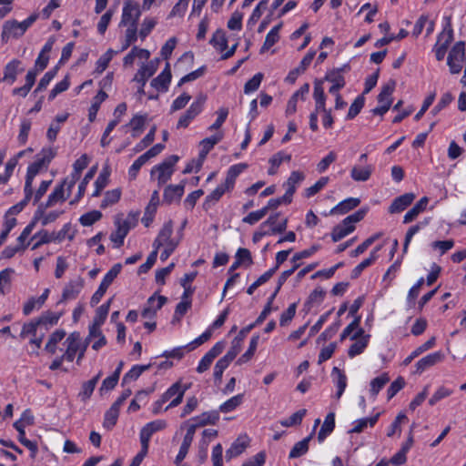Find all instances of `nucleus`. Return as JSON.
<instances>
[{
	"instance_id": "8",
	"label": "nucleus",
	"mask_w": 466,
	"mask_h": 466,
	"mask_svg": "<svg viewBox=\"0 0 466 466\" xmlns=\"http://www.w3.org/2000/svg\"><path fill=\"white\" fill-rule=\"evenodd\" d=\"M25 33V29L21 22L16 20H7L3 25L1 39L6 43L11 37L18 38Z\"/></svg>"
},
{
	"instance_id": "49",
	"label": "nucleus",
	"mask_w": 466,
	"mask_h": 466,
	"mask_svg": "<svg viewBox=\"0 0 466 466\" xmlns=\"http://www.w3.org/2000/svg\"><path fill=\"white\" fill-rule=\"evenodd\" d=\"M247 447V443L245 441H240V439L236 440L229 449L226 451V459L228 461L231 460L234 457L240 455Z\"/></svg>"
},
{
	"instance_id": "54",
	"label": "nucleus",
	"mask_w": 466,
	"mask_h": 466,
	"mask_svg": "<svg viewBox=\"0 0 466 466\" xmlns=\"http://www.w3.org/2000/svg\"><path fill=\"white\" fill-rule=\"evenodd\" d=\"M63 315V312L59 313H54L51 311H46L43 313L36 320L38 321L39 325H56L61 316Z\"/></svg>"
},
{
	"instance_id": "63",
	"label": "nucleus",
	"mask_w": 466,
	"mask_h": 466,
	"mask_svg": "<svg viewBox=\"0 0 466 466\" xmlns=\"http://www.w3.org/2000/svg\"><path fill=\"white\" fill-rule=\"evenodd\" d=\"M173 233V222L172 220H168L166 222L162 228L160 229L157 237L162 239L166 244L169 242H177L176 240L171 238Z\"/></svg>"
},
{
	"instance_id": "3",
	"label": "nucleus",
	"mask_w": 466,
	"mask_h": 466,
	"mask_svg": "<svg viewBox=\"0 0 466 466\" xmlns=\"http://www.w3.org/2000/svg\"><path fill=\"white\" fill-rule=\"evenodd\" d=\"M465 60V43L458 41L451 47L448 57L447 65L449 66L450 72L453 75L459 74L462 69V62Z\"/></svg>"
},
{
	"instance_id": "33",
	"label": "nucleus",
	"mask_w": 466,
	"mask_h": 466,
	"mask_svg": "<svg viewBox=\"0 0 466 466\" xmlns=\"http://www.w3.org/2000/svg\"><path fill=\"white\" fill-rule=\"evenodd\" d=\"M373 172V167L371 165H368L366 167H360L358 166H354L350 171V177L355 181H367Z\"/></svg>"
},
{
	"instance_id": "57",
	"label": "nucleus",
	"mask_w": 466,
	"mask_h": 466,
	"mask_svg": "<svg viewBox=\"0 0 466 466\" xmlns=\"http://www.w3.org/2000/svg\"><path fill=\"white\" fill-rule=\"evenodd\" d=\"M66 184V180H64L59 186H57L54 191L48 196L47 200L49 201V205H55L58 201H65L66 197H65V189L64 187Z\"/></svg>"
},
{
	"instance_id": "29",
	"label": "nucleus",
	"mask_w": 466,
	"mask_h": 466,
	"mask_svg": "<svg viewBox=\"0 0 466 466\" xmlns=\"http://www.w3.org/2000/svg\"><path fill=\"white\" fill-rule=\"evenodd\" d=\"M380 246L377 247L370 254V257L361 261L359 265H357L351 271L350 277L351 279H357L360 277L361 272L370 265H372L377 259V252L380 249Z\"/></svg>"
},
{
	"instance_id": "2",
	"label": "nucleus",
	"mask_w": 466,
	"mask_h": 466,
	"mask_svg": "<svg viewBox=\"0 0 466 466\" xmlns=\"http://www.w3.org/2000/svg\"><path fill=\"white\" fill-rule=\"evenodd\" d=\"M313 98L317 104V112L323 113L322 124L325 128H330L334 123L331 109L326 108V95L323 80L314 81Z\"/></svg>"
},
{
	"instance_id": "11",
	"label": "nucleus",
	"mask_w": 466,
	"mask_h": 466,
	"mask_svg": "<svg viewBox=\"0 0 466 466\" xmlns=\"http://www.w3.org/2000/svg\"><path fill=\"white\" fill-rule=\"evenodd\" d=\"M160 59L155 58L147 64H143L135 75L133 81L142 84L144 86L148 80L157 70Z\"/></svg>"
},
{
	"instance_id": "61",
	"label": "nucleus",
	"mask_w": 466,
	"mask_h": 466,
	"mask_svg": "<svg viewBox=\"0 0 466 466\" xmlns=\"http://www.w3.org/2000/svg\"><path fill=\"white\" fill-rule=\"evenodd\" d=\"M58 70V66H56L53 69L47 71L43 77L40 79L35 92H41L46 88V86L49 85V83L52 81V79L56 76Z\"/></svg>"
},
{
	"instance_id": "28",
	"label": "nucleus",
	"mask_w": 466,
	"mask_h": 466,
	"mask_svg": "<svg viewBox=\"0 0 466 466\" xmlns=\"http://www.w3.org/2000/svg\"><path fill=\"white\" fill-rule=\"evenodd\" d=\"M110 177V168L108 166L103 167L102 171L98 175L95 181L96 189L93 192V197L100 196L102 190L108 185Z\"/></svg>"
},
{
	"instance_id": "34",
	"label": "nucleus",
	"mask_w": 466,
	"mask_h": 466,
	"mask_svg": "<svg viewBox=\"0 0 466 466\" xmlns=\"http://www.w3.org/2000/svg\"><path fill=\"white\" fill-rule=\"evenodd\" d=\"M96 171V167H93L85 175L83 180L78 185V191H77L76 198L69 202L70 205L76 204L84 196L86 186L89 183V181L94 177Z\"/></svg>"
},
{
	"instance_id": "1",
	"label": "nucleus",
	"mask_w": 466,
	"mask_h": 466,
	"mask_svg": "<svg viewBox=\"0 0 466 466\" xmlns=\"http://www.w3.org/2000/svg\"><path fill=\"white\" fill-rule=\"evenodd\" d=\"M56 151L52 148H44L35 156V160L27 167L25 186L33 188V181L35 177L45 167H47L48 164L55 157Z\"/></svg>"
},
{
	"instance_id": "4",
	"label": "nucleus",
	"mask_w": 466,
	"mask_h": 466,
	"mask_svg": "<svg viewBox=\"0 0 466 466\" xmlns=\"http://www.w3.org/2000/svg\"><path fill=\"white\" fill-rule=\"evenodd\" d=\"M179 157L177 155H171L166 158L162 163L155 166L151 170V176L157 173L158 187L166 184L171 177L174 172V166L178 161Z\"/></svg>"
},
{
	"instance_id": "18",
	"label": "nucleus",
	"mask_w": 466,
	"mask_h": 466,
	"mask_svg": "<svg viewBox=\"0 0 466 466\" xmlns=\"http://www.w3.org/2000/svg\"><path fill=\"white\" fill-rule=\"evenodd\" d=\"M415 198L413 193H405L396 198L389 207V212L394 214L403 211L413 202Z\"/></svg>"
},
{
	"instance_id": "38",
	"label": "nucleus",
	"mask_w": 466,
	"mask_h": 466,
	"mask_svg": "<svg viewBox=\"0 0 466 466\" xmlns=\"http://www.w3.org/2000/svg\"><path fill=\"white\" fill-rule=\"evenodd\" d=\"M355 229L354 225H344L343 221L335 226L331 232V238L334 242H338L344 237L351 233Z\"/></svg>"
},
{
	"instance_id": "6",
	"label": "nucleus",
	"mask_w": 466,
	"mask_h": 466,
	"mask_svg": "<svg viewBox=\"0 0 466 466\" xmlns=\"http://www.w3.org/2000/svg\"><path fill=\"white\" fill-rule=\"evenodd\" d=\"M167 427V422L163 420H157L147 423L140 431L141 447L147 449L152 435Z\"/></svg>"
},
{
	"instance_id": "45",
	"label": "nucleus",
	"mask_w": 466,
	"mask_h": 466,
	"mask_svg": "<svg viewBox=\"0 0 466 466\" xmlns=\"http://www.w3.org/2000/svg\"><path fill=\"white\" fill-rule=\"evenodd\" d=\"M121 198V189L115 188L112 190H108L105 193L104 199L100 204L101 208H106L108 206H112L119 201Z\"/></svg>"
},
{
	"instance_id": "40",
	"label": "nucleus",
	"mask_w": 466,
	"mask_h": 466,
	"mask_svg": "<svg viewBox=\"0 0 466 466\" xmlns=\"http://www.w3.org/2000/svg\"><path fill=\"white\" fill-rule=\"evenodd\" d=\"M209 43L220 52L228 48V39L226 37L225 32L222 29H218L213 34Z\"/></svg>"
},
{
	"instance_id": "22",
	"label": "nucleus",
	"mask_w": 466,
	"mask_h": 466,
	"mask_svg": "<svg viewBox=\"0 0 466 466\" xmlns=\"http://www.w3.org/2000/svg\"><path fill=\"white\" fill-rule=\"evenodd\" d=\"M184 182L179 185H168L164 189L163 201L167 204H171L175 200H179L184 194Z\"/></svg>"
},
{
	"instance_id": "58",
	"label": "nucleus",
	"mask_w": 466,
	"mask_h": 466,
	"mask_svg": "<svg viewBox=\"0 0 466 466\" xmlns=\"http://www.w3.org/2000/svg\"><path fill=\"white\" fill-rule=\"evenodd\" d=\"M365 104V97L363 95L359 96L353 103L350 105L347 119H353L355 116H357L361 109L363 108Z\"/></svg>"
},
{
	"instance_id": "25",
	"label": "nucleus",
	"mask_w": 466,
	"mask_h": 466,
	"mask_svg": "<svg viewBox=\"0 0 466 466\" xmlns=\"http://www.w3.org/2000/svg\"><path fill=\"white\" fill-rule=\"evenodd\" d=\"M429 203V198H421L404 216L403 223L408 224L412 222L420 213L426 209Z\"/></svg>"
},
{
	"instance_id": "46",
	"label": "nucleus",
	"mask_w": 466,
	"mask_h": 466,
	"mask_svg": "<svg viewBox=\"0 0 466 466\" xmlns=\"http://www.w3.org/2000/svg\"><path fill=\"white\" fill-rule=\"evenodd\" d=\"M147 115H136L128 123V126L132 127V137H137L143 131Z\"/></svg>"
},
{
	"instance_id": "15",
	"label": "nucleus",
	"mask_w": 466,
	"mask_h": 466,
	"mask_svg": "<svg viewBox=\"0 0 466 466\" xmlns=\"http://www.w3.org/2000/svg\"><path fill=\"white\" fill-rule=\"evenodd\" d=\"M305 178V175L300 171H292L288 180L283 184L286 187V193L283 195V198L287 200H292V197L296 192V185L301 183Z\"/></svg>"
},
{
	"instance_id": "44",
	"label": "nucleus",
	"mask_w": 466,
	"mask_h": 466,
	"mask_svg": "<svg viewBox=\"0 0 466 466\" xmlns=\"http://www.w3.org/2000/svg\"><path fill=\"white\" fill-rule=\"evenodd\" d=\"M369 339L370 335H366L360 339L359 340H357L356 342H354L353 344H351L348 350V355L350 358H353L362 353L368 346Z\"/></svg>"
},
{
	"instance_id": "17",
	"label": "nucleus",
	"mask_w": 466,
	"mask_h": 466,
	"mask_svg": "<svg viewBox=\"0 0 466 466\" xmlns=\"http://www.w3.org/2000/svg\"><path fill=\"white\" fill-rule=\"evenodd\" d=\"M171 70L169 63L166 64L164 70L157 77L151 81V86L157 91L166 92L168 89V85L171 81Z\"/></svg>"
},
{
	"instance_id": "31",
	"label": "nucleus",
	"mask_w": 466,
	"mask_h": 466,
	"mask_svg": "<svg viewBox=\"0 0 466 466\" xmlns=\"http://www.w3.org/2000/svg\"><path fill=\"white\" fill-rule=\"evenodd\" d=\"M335 428V414L333 412H329L327 414L324 422L318 433L319 441H323L326 437L330 434Z\"/></svg>"
},
{
	"instance_id": "19",
	"label": "nucleus",
	"mask_w": 466,
	"mask_h": 466,
	"mask_svg": "<svg viewBox=\"0 0 466 466\" xmlns=\"http://www.w3.org/2000/svg\"><path fill=\"white\" fill-rule=\"evenodd\" d=\"M321 80H323V83L325 81L332 83V86L329 89V92L332 95L339 94V89L343 88L345 86V79L343 76L339 74V70L328 72Z\"/></svg>"
},
{
	"instance_id": "16",
	"label": "nucleus",
	"mask_w": 466,
	"mask_h": 466,
	"mask_svg": "<svg viewBox=\"0 0 466 466\" xmlns=\"http://www.w3.org/2000/svg\"><path fill=\"white\" fill-rule=\"evenodd\" d=\"M443 359H444V354L441 351H436L434 353H431V354L423 357L419 361H417V363L415 365L416 373H419V374L422 373L425 370L441 362Z\"/></svg>"
},
{
	"instance_id": "9",
	"label": "nucleus",
	"mask_w": 466,
	"mask_h": 466,
	"mask_svg": "<svg viewBox=\"0 0 466 466\" xmlns=\"http://www.w3.org/2000/svg\"><path fill=\"white\" fill-rule=\"evenodd\" d=\"M115 226L116 228L111 233L110 240L115 243L116 248H120L124 244L126 236L128 234L131 228L135 226V223L132 225L127 219L124 221L116 219Z\"/></svg>"
},
{
	"instance_id": "62",
	"label": "nucleus",
	"mask_w": 466,
	"mask_h": 466,
	"mask_svg": "<svg viewBox=\"0 0 466 466\" xmlns=\"http://www.w3.org/2000/svg\"><path fill=\"white\" fill-rule=\"evenodd\" d=\"M306 414V410L302 409L293 413L289 418L280 421V424L284 427H291L299 425L302 421L303 417Z\"/></svg>"
},
{
	"instance_id": "39",
	"label": "nucleus",
	"mask_w": 466,
	"mask_h": 466,
	"mask_svg": "<svg viewBox=\"0 0 466 466\" xmlns=\"http://www.w3.org/2000/svg\"><path fill=\"white\" fill-rule=\"evenodd\" d=\"M151 367L150 364H147V365H135L132 367V369L127 372L124 377H123V380H122V384H127L132 380H137L140 375L149 370Z\"/></svg>"
},
{
	"instance_id": "55",
	"label": "nucleus",
	"mask_w": 466,
	"mask_h": 466,
	"mask_svg": "<svg viewBox=\"0 0 466 466\" xmlns=\"http://www.w3.org/2000/svg\"><path fill=\"white\" fill-rule=\"evenodd\" d=\"M332 374H337V376H338L337 381H336V385L338 388L336 396L338 399H339L346 389L347 378H346L345 374L343 373V371L340 370L338 367H334L332 369Z\"/></svg>"
},
{
	"instance_id": "10",
	"label": "nucleus",
	"mask_w": 466,
	"mask_h": 466,
	"mask_svg": "<svg viewBox=\"0 0 466 466\" xmlns=\"http://www.w3.org/2000/svg\"><path fill=\"white\" fill-rule=\"evenodd\" d=\"M85 280L81 277H77L75 279H71L64 288L62 292L61 299L58 303L65 302L66 300H72L77 298L79 293L84 288Z\"/></svg>"
},
{
	"instance_id": "36",
	"label": "nucleus",
	"mask_w": 466,
	"mask_h": 466,
	"mask_svg": "<svg viewBox=\"0 0 466 466\" xmlns=\"http://www.w3.org/2000/svg\"><path fill=\"white\" fill-rule=\"evenodd\" d=\"M24 191H25V198H24V199L22 201H20L19 203L15 204V206L11 207L7 210L5 217H7L8 215H17L18 213H20L24 209V208L31 200V198L33 197V194H34L33 188L26 187L25 186Z\"/></svg>"
},
{
	"instance_id": "7",
	"label": "nucleus",
	"mask_w": 466,
	"mask_h": 466,
	"mask_svg": "<svg viewBox=\"0 0 466 466\" xmlns=\"http://www.w3.org/2000/svg\"><path fill=\"white\" fill-rule=\"evenodd\" d=\"M141 15L138 4L133 1H127L122 13L120 25H135L137 28V21Z\"/></svg>"
},
{
	"instance_id": "53",
	"label": "nucleus",
	"mask_w": 466,
	"mask_h": 466,
	"mask_svg": "<svg viewBox=\"0 0 466 466\" xmlns=\"http://www.w3.org/2000/svg\"><path fill=\"white\" fill-rule=\"evenodd\" d=\"M242 400H243V394L236 395L232 398H230L229 400H228L227 401H225L224 403H222L219 406V410L224 413L232 411L233 410H235L237 407H238L242 403Z\"/></svg>"
},
{
	"instance_id": "26",
	"label": "nucleus",
	"mask_w": 466,
	"mask_h": 466,
	"mask_svg": "<svg viewBox=\"0 0 466 466\" xmlns=\"http://www.w3.org/2000/svg\"><path fill=\"white\" fill-rule=\"evenodd\" d=\"M396 80L390 79L385 85L382 86L380 94L378 95V102L381 105L389 103L390 106L392 103V94L396 87Z\"/></svg>"
},
{
	"instance_id": "12",
	"label": "nucleus",
	"mask_w": 466,
	"mask_h": 466,
	"mask_svg": "<svg viewBox=\"0 0 466 466\" xmlns=\"http://www.w3.org/2000/svg\"><path fill=\"white\" fill-rule=\"evenodd\" d=\"M225 344L222 341L217 342L201 359L197 368L198 373L208 370L213 360L222 353Z\"/></svg>"
},
{
	"instance_id": "35",
	"label": "nucleus",
	"mask_w": 466,
	"mask_h": 466,
	"mask_svg": "<svg viewBox=\"0 0 466 466\" xmlns=\"http://www.w3.org/2000/svg\"><path fill=\"white\" fill-rule=\"evenodd\" d=\"M282 27V23L275 25L266 35L264 44L261 47V52L268 50L279 40V30Z\"/></svg>"
},
{
	"instance_id": "47",
	"label": "nucleus",
	"mask_w": 466,
	"mask_h": 466,
	"mask_svg": "<svg viewBox=\"0 0 466 466\" xmlns=\"http://www.w3.org/2000/svg\"><path fill=\"white\" fill-rule=\"evenodd\" d=\"M106 97H107V94L103 90H100L97 93V95L94 97L95 101L89 108V114H88L89 121H91V122L94 121V119L96 118V113L99 109L100 104L103 101H105L106 99Z\"/></svg>"
},
{
	"instance_id": "14",
	"label": "nucleus",
	"mask_w": 466,
	"mask_h": 466,
	"mask_svg": "<svg viewBox=\"0 0 466 466\" xmlns=\"http://www.w3.org/2000/svg\"><path fill=\"white\" fill-rule=\"evenodd\" d=\"M315 55H316L315 51L308 52L306 54V56L302 58V60L300 61L299 66L298 67L292 69L291 71H289V73L288 74V76L285 78V81L289 84H294L295 81L297 80L298 76L306 71L308 66L312 62Z\"/></svg>"
},
{
	"instance_id": "60",
	"label": "nucleus",
	"mask_w": 466,
	"mask_h": 466,
	"mask_svg": "<svg viewBox=\"0 0 466 466\" xmlns=\"http://www.w3.org/2000/svg\"><path fill=\"white\" fill-rule=\"evenodd\" d=\"M110 302H111V299L97 308L93 323L99 325V326H102L104 324V322L106 321V319L107 317V314L109 312Z\"/></svg>"
},
{
	"instance_id": "52",
	"label": "nucleus",
	"mask_w": 466,
	"mask_h": 466,
	"mask_svg": "<svg viewBox=\"0 0 466 466\" xmlns=\"http://www.w3.org/2000/svg\"><path fill=\"white\" fill-rule=\"evenodd\" d=\"M102 213L99 210H92L84 215L79 218V222L84 227H90L96 221L100 220Z\"/></svg>"
},
{
	"instance_id": "51",
	"label": "nucleus",
	"mask_w": 466,
	"mask_h": 466,
	"mask_svg": "<svg viewBox=\"0 0 466 466\" xmlns=\"http://www.w3.org/2000/svg\"><path fill=\"white\" fill-rule=\"evenodd\" d=\"M96 384L97 378H93L82 384V389L78 396L81 398L83 401H86L91 397Z\"/></svg>"
},
{
	"instance_id": "23",
	"label": "nucleus",
	"mask_w": 466,
	"mask_h": 466,
	"mask_svg": "<svg viewBox=\"0 0 466 466\" xmlns=\"http://www.w3.org/2000/svg\"><path fill=\"white\" fill-rule=\"evenodd\" d=\"M309 85L308 83H305L304 85H302L300 86V88L296 91L292 96L289 98V100L288 101V104H287V108H286V114L289 116V115H293L296 110H297V101H299V97H300L302 100L305 99V96L309 94Z\"/></svg>"
},
{
	"instance_id": "48",
	"label": "nucleus",
	"mask_w": 466,
	"mask_h": 466,
	"mask_svg": "<svg viewBox=\"0 0 466 466\" xmlns=\"http://www.w3.org/2000/svg\"><path fill=\"white\" fill-rule=\"evenodd\" d=\"M259 340V335H254L249 342L248 350L238 360V364L248 362L255 354Z\"/></svg>"
},
{
	"instance_id": "30",
	"label": "nucleus",
	"mask_w": 466,
	"mask_h": 466,
	"mask_svg": "<svg viewBox=\"0 0 466 466\" xmlns=\"http://www.w3.org/2000/svg\"><path fill=\"white\" fill-rule=\"evenodd\" d=\"M248 167L247 164L240 163L237 165L231 166L225 178L224 183L227 184V188H232L234 187L236 178L238 176L242 173L246 168Z\"/></svg>"
},
{
	"instance_id": "21",
	"label": "nucleus",
	"mask_w": 466,
	"mask_h": 466,
	"mask_svg": "<svg viewBox=\"0 0 466 466\" xmlns=\"http://www.w3.org/2000/svg\"><path fill=\"white\" fill-rule=\"evenodd\" d=\"M21 61L18 59H13L9 62L4 69V76L3 81L8 82L10 85L14 84L16 80V76L19 73L24 71V68L21 67Z\"/></svg>"
},
{
	"instance_id": "24",
	"label": "nucleus",
	"mask_w": 466,
	"mask_h": 466,
	"mask_svg": "<svg viewBox=\"0 0 466 466\" xmlns=\"http://www.w3.org/2000/svg\"><path fill=\"white\" fill-rule=\"evenodd\" d=\"M360 203V200L357 198H349L341 202H339L338 205H336L334 208L330 209V214L335 215H343L348 213L349 211L352 210L356 207H358Z\"/></svg>"
},
{
	"instance_id": "27",
	"label": "nucleus",
	"mask_w": 466,
	"mask_h": 466,
	"mask_svg": "<svg viewBox=\"0 0 466 466\" xmlns=\"http://www.w3.org/2000/svg\"><path fill=\"white\" fill-rule=\"evenodd\" d=\"M194 430L193 428L192 429H187V432L184 436V439H183V441L181 443V446L179 448V451L176 457V461L175 462L177 464L180 463L187 456V452H188V450L191 446V443L193 441V439H194Z\"/></svg>"
},
{
	"instance_id": "59",
	"label": "nucleus",
	"mask_w": 466,
	"mask_h": 466,
	"mask_svg": "<svg viewBox=\"0 0 466 466\" xmlns=\"http://www.w3.org/2000/svg\"><path fill=\"white\" fill-rule=\"evenodd\" d=\"M326 295V291L320 288H316L309 296L305 306L310 308L314 304H320L322 300L324 299V297Z\"/></svg>"
},
{
	"instance_id": "56",
	"label": "nucleus",
	"mask_w": 466,
	"mask_h": 466,
	"mask_svg": "<svg viewBox=\"0 0 466 466\" xmlns=\"http://www.w3.org/2000/svg\"><path fill=\"white\" fill-rule=\"evenodd\" d=\"M119 416V410L116 408L110 407L105 413L103 426L107 430H111L116 423Z\"/></svg>"
},
{
	"instance_id": "42",
	"label": "nucleus",
	"mask_w": 466,
	"mask_h": 466,
	"mask_svg": "<svg viewBox=\"0 0 466 466\" xmlns=\"http://www.w3.org/2000/svg\"><path fill=\"white\" fill-rule=\"evenodd\" d=\"M435 341H436L435 337H431L426 342H424L420 347H418L415 350H413L411 352V354L410 356H408L404 360V361H403L404 365L410 364L412 361V360H414L416 357L420 355L422 352L431 349L435 345Z\"/></svg>"
},
{
	"instance_id": "43",
	"label": "nucleus",
	"mask_w": 466,
	"mask_h": 466,
	"mask_svg": "<svg viewBox=\"0 0 466 466\" xmlns=\"http://www.w3.org/2000/svg\"><path fill=\"white\" fill-rule=\"evenodd\" d=\"M390 381V377L387 373H383L380 376L376 377L370 381V394L375 397L380 391V390Z\"/></svg>"
},
{
	"instance_id": "41",
	"label": "nucleus",
	"mask_w": 466,
	"mask_h": 466,
	"mask_svg": "<svg viewBox=\"0 0 466 466\" xmlns=\"http://www.w3.org/2000/svg\"><path fill=\"white\" fill-rule=\"evenodd\" d=\"M311 437H312V435L310 434L309 436L306 437L302 441L297 442L291 449L289 458H290V459L299 458V457L304 455L305 453H307V451L309 450V442Z\"/></svg>"
},
{
	"instance_id": "20",
	"label": "nucleus",
	"mask_w": 466,
	"mask_h": 466,
	"mask_svg": "<svg viewBox=\"0 0 466 466\" xmlns=\"http://www.w3.org/2000/svg\"><path fill=\"white\" fill-rule=\"evenodd\" d=\"M232 188H227V184L222 183L218 185L210 194H208L204 202H203V208L205 210L210 209L213 206L218 203L222 196L228 192L231 191Z\"/></svg>"
},
{
	"instance_id": "50",
	"label": "nucleus",
	"mask_w": 466,
	"mask_h": 466,
	"mask_svg": "<svg viewBox=\"0 0 466 466\" xmlns=\"http://www.w3.org/2000/svg\"><path fill=\"white\" fill-rule=\"evenodd\" d=\"M122 269V265L120 263L115 264L108 272L105 275L104 279H102L100 285L105 287L106 289H108V287L112 284L114 279L117 277V275L120 273Z\"/></svg>"
},
{
	"instance_id": "32",
	"label": "nucleus",
	"mask_w": 466,
	"mask_h": 466,
	"mask_svg": "<svg viewBox=\"0 0 466 466\" xmlns=\"http://www.w3.org/2000/svg\"><path fill=\"white\" fill-rule=\"evenodd\" d=\"M445 20V25L442 29V31L439 34L437 38V43L441 44L447 41V47L449 48V46L453 41V29L451 25V16L448 15L444 17Z\"/></svg>"
},
{
	"instance_id": "13",
	"label": "nucleus",
	"mask_w": 466,
	"mask_h": 466,
	"mask_svg": "<svg viewBox=\"0 0 466 466\" xmlns=\"http://www.w3.org/2000/svg\"><path fill=\"white\" fill-rule=\"evenodd\" d=\"M167 301L165 296L159 295L157 298L156 294L148 298L147 306L143 309L141 316L145 319H153L157 311L160 309Z\"/></svg>"
},
{
	"instance_id": "37",
	"label": "nucleus",
	"mask_w": 466,
	"mask_h": 466,
	"mask_svg": "<svg viewBox=\"0 0 466 466\" xmlns=\"http://www.w3.org/2000/svg\"><path fill=\"white\" fill-rule=\"evenodd\" d=\"M380 413H377L372 417L356 420L354 427L349 431V433H360L364 431L365 428H367L368 425L373 427L378 421Z\"/></svg>"
},
{
	"instance_id": "5",
	"label": "nucleus",
	"mask_w": 466,
	"mask_h": 466,
	"mask_svg": "<svg viewBox=\"0 0 466 466\" xmlns=\"http://www.w3.org/2000/svg\"><path fill=\"white\" fill-rule=\"evenodd\" d=\"M205 102L206 96L199 95L190 105L189 108L179 117L177 124V128L187 127L190 122L201 113Z\"/></svg>"
},
{
	"instance_id": "64",
	"label": "nucleus",
	"mask_w": 466,
	"mask_h": 466,
	"mask_svg": "<svg viewBox=\"0 0 466 466\" xmlns=\"http://www.w3.org/2000/svg\"><path fill=\"white\" fill-rule=\"evenodd\" d=\"M235 258L241 265L244 264L247 267H249L253 264L251 253L248 248H239L236 253Z\"/></svg>"
}]
</instances>
